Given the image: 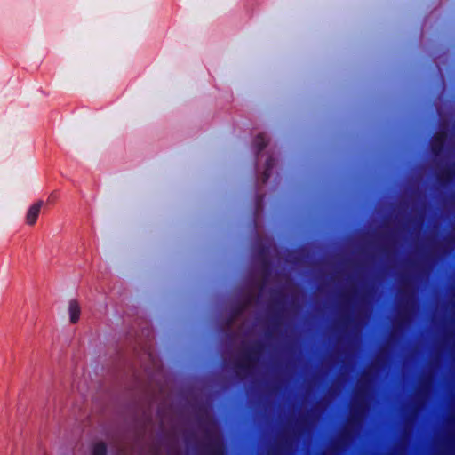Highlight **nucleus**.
<instances>
[{
  "label": "nucleus",
  "instance_id": "1",
  "mask_svg": "<svg viewBox=\"0 0 455 455\" xmlns=\"http://www.w3.org/2000/svg\"><path fill=\"white\" fill-rule=\"evenodd\" d=\"M43 204V201H37L28 208L26 214V223L28 225L33 226L36 224Z\"/></svg>",
  "mask_w": 455,
  "mask_h": 455
},
{
  "label": "nucleus",
  "instance_id": "2",
  "mask_svg": "<svg viewBox=\"0 0 455 455\" xmlns=\"http://www.w3.org/2000/svg\"><path fill=\"white\" fill-rule=\"evenodd\" d=\"M81 313V307L77 300L72 299L68 304V315L70 323H76L79 320Z\"/></svg>",
  "mask_w": 455,
  "mask_h": 455
},
{
  "label": "nucleus",
  "instance_id": "3",
  "mask_svg": "<svg viewBox=\"0 0 455 455\" xmlns=\"http://www.w3.org/2000/svg\"><path fill=\"white\" fill-rule=\"evenodd\" d=\"M93 455H106V446L102 443H98L93 447Z\"/></svg>",
  "mask_w": 455,
  "mask_h": 455
},
{
  "label": "nucleus",
  "instance_id": "4",
  "mask_svg": "<svg viewBox=\"0 0 455 455\" xmlns=\"http://www.w3.org/2000/svg\"><path fill=\"white\" fill-rule=\"evenodd\" d=\"M256 145L259 147V149H262L266 145V139L263 135H259L255 140Z\"/></svg>",
  "mask_w": 455,
  "mask_h": 455
},
{
  "label": "nucleus",
  "instance_id": "5",
  "mask_svg": "<svg viewBox=\"0 0 455 455\" xmlns=\"http://www.w3.org/2000/svg\"><path fill=\"white\" fill-rule=\"evenodd\" d=\"M437 140H443V135H439V136L437 137Z\"/></svg>",
  "mask_w": 455,
  "mask_h": 455
}]
</instances>
